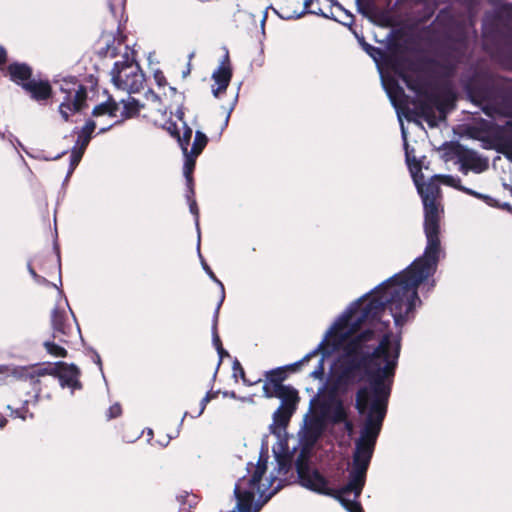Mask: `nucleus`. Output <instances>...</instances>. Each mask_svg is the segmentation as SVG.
Returning a JSON list of instances; mask_svg holds the SVG:
<instances>
[{
    "mask_svg": "<svg viewBox=\"0 0 512 512\" xmlns=\"http://www.w3.org/2000/svg\"><path fill=\"white\" fill-rule=\"evenodd\" d=\"M392 333L378 339L372 328L349 336L340 345L342 354L332 374L333 384L338 391L346 392L364 378L369 386L358 389L355 407L360 414L387 411L388 401L401 351L400 339L392 342Z\"/></svg>",
    "mask_w": 512,
    "mask_h": 512,
    "instance_id": "nucleus-1",
    "label": "nucleus"
},
{
    "mask_svg": "<svg viewBox=\"0 0 512 512\" xmlns=\"http://www.w3.org/2000/svg\"><path fill=\"white\" fill-rule=\"evenodd\" d=\"M428 278L429 276L419 270H410L409 265L383 282L375 288L367 302L363 297L333 324L324 338L327 339L326 347L331 344L334 350L349 336L358 334L357 331L363 325H377L386 307L390 310L396 327H402L414 317L416 304L421 303L418 287Z\"/></svg>",
    "mask_w": 512,
    "mask_h": 512,
    "instance_id": "nucleus-2",
    "label": "nucleus"
},
{
    "mask_svg": "<svg viewBox=\"0 0 512 512\" xmlns=\"http://www.w3.org/2000/svg\"><path fill=\"white\" fill-rule=\"evenodd\" d=\"M468 49V37L463 27L457 26L447 32L439 42L436 55L440 61L433 58L415 60L407 55H394L390 59V67L397 74H410L422 70V64L438 67L447 77L454 75Z\"/></svg>",
    "mask_w": 512,
    "mask_h": 512,
    "instance_id": "nucleus-3",
    "label": "nucleus"
},
{
    "mask_svg": "<svg viewBox=\"0 0 512 512\" xmlns=\"http://www.w3.org/2000/svg\"><path fill=\"white\" fill-rule=\"evenodd\" d=\"M484 48L512 68V4L497 7L483 26Z\"/></svg>",
    "mask_w": 512,
    "mask_h": 512,
    "instance_id": "nucleus-4",
    "label": "nucleus"
},
{
    "mask_svg": "<svg viewBox=\"0 0 512 512\" xmlns=\"http://www.w3.org/2000/svg\"><path fill=\"white\" fill-rule=\"evenodd\" d=\"M424 206V232L427 245L422 256L410 264V270H419L431 277L435 274L441 253L440 210L438 200H422Z\"/></svg>",
    "mask_w": 512,
    "mask_h": 512,
    "instance_id": "nucleus-5",
    "label": "nucleus"
},
{
    "mask_svg": "<svg viewBox=\"0 0 512 512\" xmlns=\"http://www.w3.org/2000/svg\"><path fill=\"white\" fill-rule=\"evenodd\" d=\"M467 92L473 102L481 105L482 111L488 117L512 118V91L496 89L488 84L471 80L467 84Z\"/></svg>",
    "mask_w": 512,
    "mask_h": 512,
    "instance_id": "nucleus-6",
    "label": "nucleus"
},
{
    "mask_svg": "<svg viewBox=\"0 0 512 512\" xmlns=\"http://www.w3.org/2000/svg\"><path fill=\"white\" fill-rule=\"evenodd\" d=\"M268 456L261 453L257 464L248 463L254 467L250 478L246 476L238 479L234 487L235 506L230 512H260L263 503L255 502L256 493L260 490V482L267 470Z\"/></svg>",
    "mask_w": 512,
    "mask_h": 512,
    "instance_id": "nucleus-7",
    "label": "nucleus"
},
{
    "mask_svg": "<svg viewBox=\"0 0 512 512\" xmlns=\"http://www.w3.org/2000/svg\"><path fill=\"white\" fill-rule=\"evenodd\" d=\"M377 410L379 409L374 407V413H367L360 437L355 443L352 467L364 472L369 468L377 438L387 414V411Z\"/></svg>",
    "mask_w": 512,
    "mask_h": 512,
    "instance_id": "nucleus-8",
    "label": "nucleus"
},
{
    "mask_svg": "<svg viewBox=\"0 0 512 512\" xmlns=\"http://www.w3.org/2000/svg\"><path fill=\"white\" fill-rule=\"evenodd\" d=\"M326 343L327 339H323L316 349L308 353L298 362L265 372V382L262 387L264 397L274 398V395H277V393L290 387V385L283 384L288 377V371H296L304 363L308 362L312 357L318 355L320 352L323 353V355L329 354L330 351L326 349Z\"/></svg>",
    "mask_w": 512,
    "mask_h": 512,
    "instance_id": "nucleus-9",
    "label": "nucleus"
},
{
    "mask_svg": "<svg viewBox=\"0 0 512 512\" xmlns=\"http://www.w3.org/2000/svg\"><path fill=\"white\" fill-rule=\"evenodd\" d=\"M111 77L118 89L129 93L139 91L144 85V75L139 65L127 54L123 61L115 63L111 71Z\"/></svg>",
    "mask_w": 512,
    "mask_h": 512,
    "instance_id": "nucleus-10",
    "label": "nucleus"
},
{
    "mask_svg": "<svg viewBox=\"0 0 512 512\" xmlns=\"http://www.w3.org/2000/svg\"><path fill=\"white\" fill-rule=\"evenodd\" d=\"M158 113L160 114L161 118L155 117L154 121L155 123L162 126L164 129H166L172 136L177 137L179 144L186 157L184 163V175L188 180H190V175L194 169L195 158L197 156H194L191 152H188V144L192 136V129L189 128L183 121L184 112L181 107H179L176 111V116L179 122L181 123V127L183 129L182 136H180V129L175 122L164 119L165 112L158 111Z\"/></svg>",
    "mask_w": 512,
    "mask_h": 512,
    "instance_id": "nucleus-11",
    "label": "nucleus"
},
{
    "mask_svg": "<svg viewBox=\"0 0 512 512\" xmlns=\"http://www.w3.org/2000/svg\"><path fill=\"white\" fill-rule=\"evenodd\" d=\"M60 89L64 97L59 105V112L63 120L68 121L72 114L79 112L84 106L86 90L74 78L63 79Z\"/></svg>",
    "mask_w": 512,
    "mask_h": 512,
    "instance_id": "nucleus-12",
    "label": "nucleus"
},
{
    "mask_svg": "<svg viewBox=\"0 0 512 512\" xmlns=\"http://www.w3.org/2000/svg\"><path fill=\"white\" fill-rule=\"evenodd\" d=\"M296 471L302 486L326 496L338 494L337 489L329 487L328 480L318 470H312L303 458L297 459Z\"/></svg>",
    "mask_w": 512,
    "mask_h": 512,
    "instance_id": "nucleus-13",
    "label": "nucleus"
},
{
    "mask_svg": "<svg viewBox=\"0 0 512 512\" xmlns=\"http://www.w3.org/2000/svg\"><path fill=\"white\" fill-rule=\"evenodd\" d=\"M140 111V105L134 98H127L122 100L120 104H116L112 101H108L104 104H100L93 109V116L95 118L107 117L111 121L109 127L117 123V118L120 115L122 118H130L138 114Z\"/></svg>",
    "mask_w": 512,
    "mask_h": 512,
    "instance_id": "nucleus-14",
    "label": "nucleus"
},
{
    "mask_svg": "<svg viewBox=\"0 0 512 512\" xmlns=\"http://www.w3.org/2000/svg\"><path fill=\"white\" fill-rule=\"evenodd\" d=\"M326 429V412L313 411L304 418L301 430V442L307 448H312L323 435Z\"/></svg>",
    "mask_w": 512,
    "mask_h": 512,
    "instance_id": "nucleus-15",
    "label": "nucleus"
},
{
    "mask_svg": "<svg viewBox=\"0 0 512 512\" xmlns=\"http://www.w3.org/2000/svg\"><path fill=\"white\" fill-rule=\"evenodd\" d=\"M491 137L495 150L512 162V121L496 125Z\"/></svg>",
    "mask_w": 512,
    "mask_h": 512,
    "instance_id": "nucleus-16",
    "label": "nucleus"
},
{
    "mask_svg": "<svg viewBox=\"0 0 512 512\" xmlns=\"http://www.w3.org/2000/svg\"><path fill=\"white\" fill-rule=\"evenodd\" d=\"M66 308H68V303L64 301L52 313L53 336L60 341H63L64 336H67L73 330Z\"/></svg>",
    "mask_w": 512,
    "mask_h": 512,
    "instance_id": "nucleus-17",
    "label": "nucleus"
},
{
    "mask_svg": "<svg viewBox=\"0 0 512 512\" xmlns=\"http://www.w3.org/2000/svg\"><path fill=\"white\" fill-rule=\"evenodd\" d=\"M45 373H57L62 386H67L71 389H76L80 387L78 381L79 371L77 367L73 364L68 365L66 363L60 362L57 363L55 366L51 367L49 370L44 369L39 371V374Z\"/></svg>",
    "mask_w": 512,
    "mask_h": 512,
    "instance_id": "nucleus-18",
    "label": "nucleus"
},
{
    "mask_svg": "<svg viewBox=\"0 0 512 512\" xmlns=\"http://www.w3.org/2000/svg\"><path fill=\"white\" fill-rule=\"evenodd\" d=\"M458 162L460 163V171L464 174H467L469 170L481 173L488 168V163L485 159H482L476 151L466 147L463 148Z\"/></svg>",
    "mask_w": 512,
    "mask_h": 512,
    "instance_id": "nucleus-19",
    "label": "nucleus"
},
{
    "mask_svg": "<svg viewBox=\"0 0 512 512\" xmlns=\"http://www.w3.org/2000/svg\"><path fill=\"white\" fill-rule=\"evenodd\" d=\"M97 126V122L88 121L78 134L77 142L72 149L71 153V166L72 169L80 162L85 148L87 147L91 135Z\"/></svg>",
    "mask_w": 512,
    "mask_h": 512,
    "instance_id": "nucleus-20",
    "label": "nucleus"
},
{
    "mask_svg": "<svg viewBox=\"0 0 512 512\" xmlns=\"http://www.w3.org/2000/svg\"><path fill=\"white\" fill-rule=\"evenodd\" d=\"M366 474L367 472L352 467V470L349 474L348 483L337 489L338 493H354L355 497L358 498L364 488Z\"/></svg>",
    "mask_w": 512,
    "mask_h": 512,
    "instance_id": "nucleus-21",
    "label": "nucleus"
},
{
    "mask_svg": "<svg viewBox=\"0 0 512 512\" xmlns=\"http://www.w3.org/2000/svg\"><path fill=\"white\" fill-rule=\"evenodd\" d=\"M430 93L425 92V99H419L414 101L415 108L413 113L420 118L425 119L430 127L436 125V117L434 112V104L428 99Z\"/></svg>",
    "mask_w": 512,
    "mask_h": 512,
    "instance_id": "nucleus-22",
    "label": "nucleus"
},
{
    "mask_svg": "<svg viewBox=\"0 0 512 512\" xmlns=\"http://www.w3.org/2000/svg\"><path fill=\"white\" fill-rule=\"evenodd\" d=\"M428 99L434 104V107L440 113H446L447 110L454 106V94L451 90H447L443 94L430 93Z\"/></svg>",
    "mask_w": 512,
    "mask_h": 512,
    "instance_id": "nucleus-23",
    "label": "nucleus"
},
{
    "mask_svg": "<svg viewBox=\"0 0 512 512\" xmlns=\"http://www.w3.org/2000/svg\"><path fill=\"white\" fill-rule=\"evenodd\" d=\"M414 181L417 186L418 193L420 194L422 200H437L441 189L437 182H439L434 177L425 185H422L418 182L416 177L414 176Z\"/></svg>",
    "mask_w": 512,
    "mask_h": 512,
    "instance_id": "nucleus-24",
    "label": "nucleus"
},
{
    "mask_svg": "<svg viewBox=\"0 0 512 512\" xmlns=\"http://www.w3.org/2000/svg\"><path fill=\"white\" fill-rule=\"evenodd\" d=\"M274 398L281 400L279 407H284L295 411L297 410V406L300 401V396L297 389L292 386L277 393V395H274Z\"/></svg>",
    "mask_w": 512,
    "mask_h": 512,
    "instance_id": "nucleus-25",
    "label": "nucleus"
},
{
    "mask_svg": "<svg viewBox=\"0 0 512 512\" xmlns=\"http://www.w3.org/2000/svg\"><path fill=\"white\" fill-rule=\"evenodd\" d=\"M24 88L37 100L45 99L49 97L51 93L50 85L44 81L32 80L24 84Z\"/></svg>",
    "mask_w": 512,
    "mask_h": 512,
    "instance_id": "nucleus-26",
    "label": "nucleus"
},
{
    "mask_svg": "<svg viewBox=\"0 0 512 512\" xmlns=\"http://www.w3.org/2000/svg\"><path fill=\"white\" fill-rule=\"evenodd\" d=\"M9 74L13 81L21 84L24 87V84L31 82L29 80L31 76V70L27 65L24 64H12L9 66Z\"/></svg>",
    "mask_w": 512,
    "mask_h": 512,
    "instance_id": "nucleus-27",
    "label": "nucleus"
},
{
    "mask_svg": "<svg viewBox=\"0 0 512 512\" xmlns=\"http://www.w3.org/2000/svg\"><path fill=\"white\" fill-rule=\"evenodd\" d=\"M295 412L296 411L292 409L278 407L273 413V424L279 428H285Z\"/></svg>",
    "mask_w": 512,
    "mask_h": 512,
    "instance_id": "nucleus-28",
    "label": "nucleus"
},
{
    "mask_svg": "<svg viewBox=\"0 0 512 512\" xmlns=\"http://www.w3.org/2000/svg\"><path fill=\"white\" fill-rule=\"evenodd\" d=\"M397 76L405 83L407 88L419 95L424 94L423 84L419 77H415L412 74H397Z\"/></svg>",
    "mask_w": 512,
    "mask_h": 512,
    "instance_id": "nucleus-29",
    "label": "nucleus"
},
{
    "mask_svg": "<svg viewBox=\"0 0 512 512\" xmlns=\"http://www.w3.org/2000/svg\"><path fill=\"white\" fill-rule=\"evenodd\" d=\"M359 44L362 49L376 62L382 60L385 56V52L379 48L367 43L364 37H358Z\"/></svg>",
    "mask_w": 512,
    "mask_h": 512,
    "instance_id": "nucleus-30",
    "label": "nucleus"
},
{
    "mask_svg": "<svg viewBox=\"0 0 512 512\" xmlns=\"http://www.w3.org/2000/svg\"><path fill=\"white\" fill-rule=\"evenodd\" d=\"M465 146H463L461 143L459 142H449V143H446L444 145V157H445V160H451L453 158H459L463 148Z\"/></svg>",
    "mask_w": 512,
    "mask_h": 512,
    "instance_id": "nucleus-31",
    "label": "nucleus"
},
{
    "mask_svg": "<svg viewBox=\"0 0 512 512\" xmlns=\"http://www.w3.org/2000/svg\"><path fill=\"white\" fill-rule=\"evenodd\" d=\"M215 84L212 85V93L218 98L224 89V69L220 66L216 72L213 73Z\"/></svg>",
    "mask_w": 512,
    "mask_h": 512,
    "instance_id": "nucleus-32",
    "label": "nucleus"
},
{
    "mask_svg": "<svg viewBox=\"0 0 512 512\" xmlns=\"http://www.w3.org/2000/svg\"><path fill=\"white\" fill-rule=\"evenodd\" d=\"M232 369H233V378L236 381H238V377H240L242 379L243 383L248 386H251V385L256 384L261 381V379H258L255 381L248 380L246 378L245 371H244L241 363L237 359L234 360Z\"/></svg>",
    "mask_w": 512,
    "mask_h": 512,
    "instance_id": "nucleus-33",
    "label": "nucleus"
},
{
    "mask_svg": "<svg viewBox=\"0 0 512 512\" xmlns=\"http://www.w3.org/2000/svg\"><path fill=\"white\" fill-rule=\"evenodd\" d=\"M413 151H414L413 149L410 151L408 144L405 143V158H406V162H407V164L409 166V169L412 172V174H415V173H418V172L421 171L422 166H421V162L419 160H417L415 156H412L411 153Z\"/></svg>",
    "mask_w": 512,
    "mask_h": 512,
    "instance_id": "nucleus-34",
    "label": "nucleus"
},
{
    "mask_svg": "<svg viewBox=\"0 0 512 512\" xmlns=\"http://www.w3.org/2000/svg\"><path fill=\"white\" fill-rule=\"evenodd\" d=\"M206 143H207L206 136L203 133L197 131L195 134L193 146H192V149L190 152L194 156H198L201 153L202 149L205 147Z\"/></svg>",
    "mask_w": 512,
    "mask_h": 512,
    "instance_id": "nucleus-35",
    "label": "nucleus"
},
{
    "mask_svg": "<svg viewBox=\"0 0 512 512\" xmlns=\"http://www.w3.org/2000/svg\"><path fill=\"white\" fill-rule=\"evenodd\" d=\"M347 419V412L341 402H338L337 405L333 408L331 420L335 424H339L344 422Z\"/></svg>",
    "mask_w": 512,
    "mask_h": 512,
    "instance_id": "nucleus-36",
    "label": "nucleus"
},
{
    "mask_svg": "<svg viewBox=\"0 0 512 512\" xmlns=\"http://www.w3.org/2000/svg\"><path fill=\"white\" fill-rule=\"evenodd\" d=\"M434 178L444 185L453 187L457 190H459L461 187V179L458 177L456 178L451 175H435Z\"/></svg>",
    "mask_w": 512,
    "mask_h": 512,
    "instance_id": "nucleus-37",
    "label": "nucleus"
},
{
    "mask_svg": "<svg viewBox=\"0 0 512 512\" xmlns=\"http://www.w3.org/2000/svg\"><path fill=\"white\" fill-rule=\"evenodd\" d=\"M45 348L49 354L55 357H65L66 356V350L65 348L61 347L60 345H57L53 342H45Z\"/></svg>",
    "mask_w": 512,
    "mask_h": 512,
    "instance_id": "nucleus-38",
    "label": "nucleus"
},
{
    "mask_svg": "<svg viewBox=\"0 0 512 512\" xmlns=\"http://www.w3.org/2000/svg\"><path fill=\"white\" fill-rule=\"evenodd\" d=\"M216 321H217V319L215 320V323L213 324V328H212L213 329V343H214L216 350L219 354V363H220L222 360V357H223V349H222V345H221L220 336L216 332Z\"/></svg>",
    "mask_w": 512,
    "mask_h": 512,
    "instance_id": "nucleus-39",
    "label": "nucleus"
},
{
    "mask_svg": "<svg viewBox=\"0 0 512 512\" xmlns=\"http://www.w3.org/2000/svg\"><path fill=\"white\" fill-rule=\"evenodd\" d=\"M153 78L159 88H165L167 86L166 77L161 70L154 69L153 70Z\"/></svg>",
    "mask_w": 512,
    "mask_h": 512,
    "instance_id": "nucleus-40",
    "label": "nucleus"
},
{
    "mask_svg": "<svg viewBox=\"0 0 512 512\" xmlns=\"http://www.w3.org/2000/svg\"><path fill=\"white\" fill-rule=\"evenodd\" d=\"M347 493H340L339 494H336V495H331L330 497H333L335 498L336 500H338L341 505L347 510V507H351V505L355 502L353 500H349L347 498L344 497V495H346Z\"/></svg>",
    "mask_w": 512,
    "mask_h": 512,
    "instance_id": "nucleus-41",
    "label": "nucleus"
},
{
    "mask_svg": "<svg viewBox=\"0 0 512 512\" xmlns=\"http://www.w3.org/2000/svg\"><path fill=\"white\" fill-rule=\"evenodd\" d=\"M218 392H208L207 395L205 396V398H203L202 402H201V407L199 410H197L195 412V414H193V416H199L202 414L203 410H204V407L206 405V403H208L210 401V399L212 398H215L217 396Z\"/></svg>",
    "mask_w": 512,
    "mask_h": 512,
    "instance_id": "nucleus-42",
    "label": "nucleus"
},
{
    "mask_svg": "<svg viewBox=\"0 0 512 512\" xmlns=\"http://www.w3.org/2000/svg\"><path fill=\"white\" fill-rule=\"evenodd\" d=\"M311 376L316 379H322L324 376V358L319 360L318 367L311 373Z\"/></svg>",
    "mask_w": 512,
    "mask_h": 512,
    "instance_id": "nucleus-43",
    "label": "nucleus"
},
{
    "mask_svg": "<svg viewBox=\"0 0 512 512\" xmlns=\"http://www.w3.org/2000/svg\"><path fill=\"white\" fill-rule=\"evenodd\" d=\"M311 376L316 379H322L324 376V358L319 360L318 367L311 373Z\"/></svg>",
    "mask_w": 512,
    "mask_h": 512,
    "instance_id": "nucleus-44",
    "label": "nucleus"
},
{
    "mask_svg": "<svg viewBox=\"0 0 512 512\" xmlns=\"http://www.w3.org/2000/svg\"><path fill=\"white\" fill-rule=\"evenodd\" d=\"M348 512H364L363 507L360 502L355 501L351 507H347Z\"/></svg>",
    "mask_w": 512,
    "mask_h": 512,
    "instance_id": "nucleus-45",
    "label": "nucleus"
},
{
    "mask_svg": "<svg viewBox=\"0 0 512 512\" xmlns=\"http://www.w3.org/2000/svg\"><path fill=\"white\" fill-rule=\"evenodd\" d=\"M278 463H279V469L284 470V472L286 473L290 466L289 461L286 458L282 457L278 460Z\"/></svg>",
    "mask_w": 512,
    "mask_h": 512,
    "instance_id": "nucleus-46",
    "label": "nucleus"
},
{
    "mask_svg": "<svg viewBox=\"0 0 512 512\" xmlns=\"http://www.w3.org/2000/svg\"><path fill=\"white\" fill-rule=\"evenodd\" d=\"M121 413V408L118 404L112 405L109 408L110 417H117Z\"/></svg>",
    "mask_w": 512,
    "mask_h": 512,
    "instance_id": "nucleus-47",
    "label": "nucleus"
},
{
    "mask_svg": "<svg viewBox=\"0 0 512 512\" xmlns=\"http://www.w3.org/2000/svg\"><path fill=\"white\" fill-rule=\"evenodd\" d=\"M225 74H226V87H227L229 85L230 79L232 77V70L228 66V52L227 51H226V71H225Z\"/></svg>",
    "mask_w": 512,
    "mask_h": 512,
    "instance_id": "nucleus-48",
    "label": "nucleus"
},
{
    "mask_svg": "<svg viewBox=\"0 0 512 512\" xmlns=\"http://www.w3.org/2000/svg\"><path fill=\"white\" fill-rule=\"evenodd\" d=\"M344 424H345V430L348 432V434H351L353 432V429H354L353 423L350 420L346 419L344 421Z\"/></svg>",
    "mask_w": 512,
    "mask_h": 512,
    "instance_id": "nucleus-49",
    "label": "nucleus"
},
{
    "mask_svg": "<svg viewBox=\"0 0 512 512\" xmlns=\"http://www.w3.org/2000/svg\"><path fill=\"white\" fill-rule=\"evenodd\" d=\"M203 267H204V269L206 270V272L208 273V275H209V276H210L214 281H216L220 287H223L222 282H221V281H219V280H217V279L215 278L214 274H213V273H212V271L209 269V267H207L206 265H203Z\"/></svg>",
    "mask_w": 512,
    "mask_h": 512,
    "instance_id": "nucleus-50",
    "label": "nucleus"
},
{
    "mask_svg": "<svg viewBox=\"0 0 512 512\" xmlns=\"http://www.w3.org/2000/svg\"><path fill=\"white\" fill-rule=\"evenodd\" d=\"M459 191H462V192H464V193H466L468 195H471V196H478V194L475 191H473V190H471V189H469L467 187H464L462 185H461Z\"/></svg>",
    "mask_w": 512,
    "mask_h": 512,
    "instance_id": "nucleus-51",
    "label": "nucleus"
},
{
    "mask_svg": "<svg viewBox=\"0 0 512 512\" xmlns=\"http://www.w3.org/2000/svg\"><path fill=\"white\" fill-rule=\"evenodd\" d=\"M6 61V51L0 47V65Z\"/></svg>",
    "mask_w": 512,
    "mask_h": 512,
    "instance_id": "nucleus-52",
    "label": "nucleus"
},
{
    "mask_svg": "<svg viewBox=\"0 0 512 512\" xmlns=\"http://www.w3.org/2000/svg\"><path fill=\"white\" fill-rule=\"evenodd\" d=\"M314 0H305L304 1V7L305 9H310L312 4H313Z\"/></svg>",
    "mask_w": 512,
    "mask_h": 512,
    "instance_id": "nucleus-53",
    "label": "nucleus"
},
{
    "mask_svg": "<svg viewBox=\"0 0 512 512\" xmlns=\"http://www.w3.org/2000/svg\"><path fill=\"white\" fill-rule=\"evenodd\" d=\"M15 414H16L17 417L21 418L22 420H25L27 418L26 414L23 413V412L15 411Z\"/></svg>",
    "mask_w": 512,
    "mask_h": 512,
    "instance_id": "nucleus-54",
    "label": "nucleus"
},
{
    "mask_svg": "<svg viewBox=\"0 0 512 512\" xmlns=\"http://www.w3.org/2000/svg\"><path fill=\"white\" fill-rule=\"evenodd\" d=\"M221 300H224V297H221ZM221 302H222V301H220V302L218 303V305H217V309H216V314H217V316H216V318L218 317V313H219V310H220V307H221Z\"/></svg>",
    "mask_w": 512,
    "mask_h": 512,
    "instance_id": "nucleus-55",
    "label": "nucleus"
},
{
    "mask_svg": "<svg viewBox=\"0 0 512 512\" xmlns=\"http://www.w3.org/2000/svg\"><path fill=\"white\" fill-rule=\"evenodd\" d=\"M6 420L3 417H0V428L4 427Z\"/></svg>",
    "mask_w": 512,
    "mask_h": 512,
    "instance_id": "nucleus-56",
    "label": "nucleus"
},
{
    "mask_svg": "<svg viewBox=\"0 0 512 512\" xmlns=\"http://www.w3.org/2000/svg\"><path fill=\"white\" fill-rule=\"evenodd\" d=\"M347 17L349 18L350 22L348 25H351L353 23L354 16L352 14H348Z\"/></svg>",
    "mask_w": 512,
    "mask_h": 512,
    "instance_id": "nucleus-57",
    "label": "nucleus"
},
{
    "mask_svg": "<svg viewBox=\"0 0 512 512\" xmlns=\"http://www.w3.org/2000/svg\"><path fill=\"white\" fill-rule=\"evenodd\" d=\"M30 273L31 275L34 277V278H38V276L36 275V273L34 272L33 269L30 268Z\"/></svg>",
    "mask_w": 512,
    "mask_h": 512,
    "instance_id": "nucleus-58",
    "label": "nucleus"
},
{
    "mask_svg": "<svg viewBox=\"0 0 512 512\" xmlns=\"http://www.w3.org/2000/svg\"><path fill=\"white\" fill-rule=\"evenodd\" d=\"M190 73V69L188 68L186 71L183 72V77L185 78Z\"/></svg>",
    "mask_w": 512,
    "mask_h": 512,
    "instance_id": "nucleus-59",
    "label": "nucleus"
},
{
    "mask_svg": "<svg viewBox=\"0 0 512 512\" xmlns=\"http://www.w3.org/2000/svg\"><path fill=\"white\" fill-rule=\"evenodd\" d=\"M168 88H169V90H170L172 93H176V89H175L174 87L169 86Z\"/></svg>",
    "mask_w": 512,
    "mask_h": 512,
    "instance_id": "nucleus-60",
    "label": "nucleus"
},
{
    "mask_svg": "<svg viewBox=\"0 0 512 512\" xmlns=\"http://www.w3.org/2000/svg\"><path fill=\"white\" fill-rule=\"evenodd\" d=\"M229 116H230V113H228V114L226 115V120H225L226 126L228 125V122H229Z\"/></svg>",
    "mask_w": 512,
    "mask_h": 512,
    "instance_id": "nucleus-61",
    "label": "nucleus"
},
{
    "mask_svg": "<svg viewBox=\"0 0 512 512\" xmlns=\"http://www.w3.org/2000/svg\"><path fill=\"white\" fill-rule=\"evenodd\" d=\"M397 89H398V91H399L401 94H404V91H403V89H402L401 87L397 86Z\"/></svg>",
    "mask_w": 512,
    "mask_h": 512,
    "instance_id": "nucleus-62",
    "label": "nucleus"
},
{
    "mask_svg": "<svg viewBox=\"0 0 512 512\" xmlns=\"http://www.w3.org/2000/svg\"><path fill=\"white\" fill-rule=\"evenodd\" d=\"M107 130V127H101L100 132H105Z\"/></svg>",
    "mask_w": 512,
    "mask_h": 512,
    "instance_id": "nucleus-63",
    "label": "nucleus"
},
{
    "mask_svg": "<svg viewBox=\"0 0 512 512\" xmlns=\"http://www.w3.org/2000/svg\"><path fill=\"white\" fill-rule=\"evenodd\" d=\"M225 355H226V358H230V354H229V352L227 350L225 352Z\"/></svg>",
    "mask_w": 512,
    "mask_h": 512,
    "instance_id": "nucleus-64",
    "label": "nucleus"
}]
</instances>
